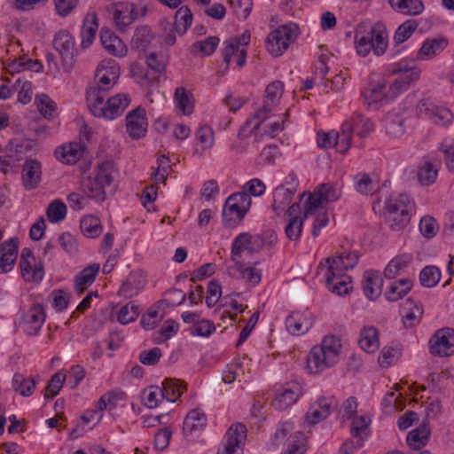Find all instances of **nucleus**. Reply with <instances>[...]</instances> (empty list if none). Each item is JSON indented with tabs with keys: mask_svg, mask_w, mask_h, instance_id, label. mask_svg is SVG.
<instances>
[{
	"mask_svg": "<svg viewBox=\"0 0 454 454\" xmlns=\"http://www.w3.org/2000/svg\"><path fill=\"white\" fill-rule=\"evenodd\" d=\"M267 119V114H261L259 115V110L254 114L253 118L247 119L244 125L239 129L238 137L240 139L247 137L251 133L255 130L261 129L262 123Z\"/></svg>",
	"mask_w": 454,
	"mask_h": 454,
	"instance_id": "obj_49",
	"label": "nucleus"
},
{
	"mask_svg": "<svg viewBox=\"0 0 454 454\" xmlns=\"http://www.w3.org/2000/svg\"><path fill=\"white\" fill-rule=\"evenodd\" d=\"M314 192L318 195L323 203L336 201L341 195L340 189L329 183L319 184L314 190Z\"/></svg>",
	"mask_w": 454,
	"mask_h": 454,
	"instance_id": "obj_50",
	"label": "nucleus"
},
{
	"mask_svg": "<svg viewBox=\"0 0 454 454\" xmlns=\"http://www.w3.org/2000/svg\"><path fill=\"white\" fill-rule=\"evenodd\" d=\"M429 352L434 356H449L454 354V329L437 330L429 340Z\"/></svg>",
	"mask_w": 454,
	"mask_h": 454,
	"instance_id": "obj_8",
	"label": "nucleus"
},
{
	"mask_svg": "<svg viewBox=\"0 0 454 454\" xmlns=\"http://www.w3.org/2000/svg\"><path fill=\"white\" fill-rule=\"evenodd\" d=\"M371 419L364 415L356 416L353 418L350 428V434L354 438H359L364 442L369 436Z\"/></svg>",
	"mask_w": 454,
	"mask_h": 454,
	"instance_id": "obj_46",
	"label": "nucleus"
},
{
	"mask_svg": "<svg viewBox=\"0 0 454 454\" xmlns=\"http://www.w3.org/2000/svg\"><path fill=\"white\" fill-rule=\"evenodd\" d=\"M234 262L243 279L252 286L259 284L262 279V273L259 270L254 266H249L240 262L239 259Z\"/></svg>",
	"mask_w": 454,
	"mask_h": 454,
	"instance_id": "obj_53",
	"label": "nucleus"
},
{
	"mask_svg": "<svg viewBox=\"0 0 454 454\" xmlns=\"http://www.w3.org/2000/svg\"><path fill=\"white\" fill-rule=\"evenodd\" d=\"M359 345L362 349L368 353L378 350L380 341L377 329L372 326L364 328L360 334Z\"/></svg>",
	"mask_w": 454,
	"mask_h": 454,
	"instance_id": "obj_37",
	"label": "nucleus"
},
{
	"mask_svg": "<svg viewBox=\"0 0 454 454\" xmlns=\"http://www.w3.org/2000/svg\"><path fill=\"white\" fill-rule=\"evenodd\" d=\"M392 74H400V79L405 82L406 85L411 87V84H413L415 82H417L419 79L421 71L419 67L413 66V67H407L406 65L398 64L396 66H394L393 68L390 70Z\"/></svg>",
	"mask_w": 454,
	"mask_h": 454,
	"instance_id": "obj_40",
	"label": "nucleus"
},
{
	"mask_svg": "<svg viewBox=\"0 0 454 454\" xmlns=\"http://www.w3.org/2000/svg\"><path fill=\"white\" fill-rule=\"evenodd\" d=\"M303 219L299 216H292L285 228V233L290 240H297L301 233Z\"/></svg>",
	"mask_w": 454,
	"mask_h": 454,
	"instance_id": "obj_64",
	"label": "nucleus"
},
{
	"mask_svg": "<svg viewBox=\"0 0 454 454\" xmlns=\"http://www.w3.org/2000/svg\"><path fill=\"white\" fill-rule=\"evenodd\" d=\"M448 45V40L444 37L427 39L418 51L420 59H430L440 54Z\"/></svg>",
	"mask_w": 454,
	"mask_h": 454,
	"instance_id": "obj_27",
	"label": "nucleus"
},
{
	"mask_svg": "<svg viewBox=\"0 0 454 454\" xmlns=\"http://www.w3.org/2000/svg\"><path fill=\"white\" fill-rule=\"evenodd\" d=\"M441 278V272L435 266L425 267L419 274V281L423 286L432 287L435 286Z\"/></svg>",
	"mask_w": 454,
	"mask_h": 454,
	"instance_id": "obj_59",
	"label": "nucleus"
},
{
	"mask_svg": "<svg viewBox=\"0 0 454 454\" xmlns=\"http://www.w3.org/2000/svg\"><path fill=\"white\" fill-rule=\"evenodd\" d=\"M440 163L426 162L418 172V178L421 184L429 185L434 183L437 177L438 166Z\"/></svg>",
	"mask_w": 454,
	"mask_h": 454,
	"instance_id": "obj_55",
	"label": "nucleus"
},
{
	"mask_svg": "<svg viewBox=\"0 0 454 454\" xmlns=\"http://www.w3.org/2000/svg\"><path fill=\"white\" fill-rule=\"evenodd\" d=\"M294 195L285 185H279L274 190L272 208L277 215H280L286 208Z\"/></svg>",
	"mask_w": 454,
	"mask_h": 454,
	"instance_id": "obj_38",
	"label": "nucleus"
},
{
	"mask_svg": "<svg viewBox=\"0 0 454 454\" xmlns=\"http://www.w3.org/2000/svg\"><path fill=\"white\" fill-rule=\"evenodd\" d=\"M98 24L96 13H89L83 20L81 31L82 46L86 49L90 47L96 36Z\"/></svg>",
	"mask_w": 454,
	"mask_h": 454,
	"instance_id": "obj_33",
	"label": "nucleus"
},
{
	"mask_svg": "<svg viewBox=\"0 0 454 454\" xmlns=\"http://www.w3.org/2000/svg\"><path fill=\"white\" fill-rule=\"evenodd\" d=\"M411 256L409 254H403L391 260L387 265L384 275L387 278H395L401 273L411 262Z\"/></svg>",
	"mask_w": 454,
	"mask_h": 454,
	"instance_id": "obj_45",
	"label": "nucleus"
},
{
	"mask_svg": "<svg viewBox=\"0 0 454 454\" xmlns=\"http://www.w3.org/2000/svg\"><path fill=\"white\" fill-rule=\"evenodd\" d=\"M360 121L363 122V129L358 130V136L364 137L373 129V124L371 120L364 118L360 113H355L348 120H347L341 126V132H333V147L340 153H345L351 145V137L354 132V125L357 124L355 121Z\"/></svg>",
	"mask_w": 454,
	"mask_h": 454,
	"instance_id": "obj_4",
	"label": "nucleus"
},
{
	"mask_svg": "<svg viewBox=\"0 0 454 454\" xmlns=\"http://www.w3.org/2000/svg\"><path fill=\"white\" fill-rule=\"evenodd\" d=\"M98 99L97 101H87L90 113L95 117L114 120L120 116L130 103V98L128 94L119 93L112 98Z\"/></svg>",
	"mask_w": 454,
	"mask_h": 454,
	"instance_id": "obj_5",
	"label": "nucleus"
},
{
	"mask_svg": "<svg viewBox=\"0 0 454 454\" xmlns=\"http://www.w3.org/2000/svg\"><path fill=\"white\" fill-rule=\"evenodd\" d=\"M126 132L132 139H140L144 137L147 132L148 121L146 118V111L141 106L131 110L125 118Z\"/></svg>",
	"mask_w": 454,
	"mask_h": 454,
	"instance_id": "obj_10",
	"label": "nucleus"
},
{
	"mask_svg": "<svg viewBox=\"0 0 454 454\" xmlns=\"http://www.w3.org/2000/svg\"><path fill=\"white\" fill-rule=\"evenodd\" d=\"M247 439V427L242 423L231 425L225 434V443L217 454H242V446Z\"/></svg>",
	"mask_w": 454,
	"mask_h": 454,
	"instance_id": "obj_11",
	"label": "nucleus"
},
{
	"mask_svg": "<svg viewBox=\"0 0 454 454\" xmlns=\"http://www.w3.org/2000/svg\"><path fill=\"white\" fill-rule=\"evenodd\" d=\"M192 20V13L187 6L180 7L175 14V22L172 26L175 27L176 32L180 35L184 34L190 27Z\"/></svg>",
	"mask_w": 454,
	"mask_h": 454,
	"instance_id": "obj_47",
	"label": "nucleus"
},
{
	"mask_svg": "<svg viewBox=\"0 0 454 454\" xmlns=\"http://www.w3.org/2000/svg\"><path fill=\"white\" fill-rule=\"evenodd\" d=\"M53 46L59 53L64 65L71 67L74 52V42L72 35L66 30L58 32L53 39Z\"/></svg>",
	"mask_w": 454,
	"mask_h": 454,
	"instance_id": "obj_14",
	"label": "nucleus"
},
{
	"mask_svg": "<svg viewBox=\"0 0 454 454\" xmlns=\"http://www.w3.org/2000/svg\"><path fill=\"white\" fill-rule=\"evenodd\" d=\"M207 421V415L200 409L192 410L184 419V434L187 436L196 430L202 429L206 427Z\"/></svg>",
	"mask_w": 454,
	"mask_h": 454,
	"instance_id": "obj_29",
	"label": "nucleus"
},
{
	"mask_svg": "<svg viewBox=\"0 0 454 454\" xmlns=\"http://www.w3.org/2000/svg\"><path fill=\"white\" fill-rule=\"evenodd\" d=\"M386 82L380 81L376 84H370L362 91V97L365 104L372 106L380 102L387 95L385 94Z\"/></svg>",
	"mask_w": 454,
	"mask_h": 454,
	"instance_id": "obj_39",
	"label": "nucleus"
},
{
	"mask_svg": "<svg viewBox=\"0 0 454 454\" xmlns=\"http://www.w3.org/2000/svg\"><path fill=\"white\" fill-rule=\"evenodd\" d=\"M142 399L147 408L153 409L164 397L160 387L152 386L144 390Z\"/></svg>",
	"mask_w": 454,
	"mask_h": 454,
	"instance_id": "obj_58",
	"label": "nucleus"
},
{
	"mask_svg": "<svg viewBox=\"0 0 454 454\" xmlns=\"http://www.w3.org/2000/svg\"><path fill=\"white\" fill-rule=\"evenodd\" d=\"M358 254L355 252H344L336 257H328L325 259V264L320 262L318 268L325 266L331 270L344 273L345 270L354 268L358 262Z\"/></svg>",
	"mask_w": 454,
	"mask_h": 454,
	"instance_id": "obj_15",
	"label": "nucleus"
},
{
	"mask_svg": "<svg viewBox=\"0 0 454 454\" xmlns=\"http://www.w3.org/2000/svg\"><path fill=\"white\" fill-rule=\"evenodd\" d=\"M139 313V307L134 301H129L116 311V317L121 324L126 325L135 321Z\"/></svg>",
	"mask_w": 454,
	"mask_h": 454,
	"instance_id": "obj_54",
	"label": "nucleus"
},
{
	"mask_svg": "<svg viewBox=\"0 0 454 454\" xmlns=\"http://www.w3.org/2000/svg\"><path fill=\"white\" fill-rule=\"evenodd\" d=\"M111 11L115 25L121 31L133 23L137 16L133 4L129 3H115L111 5Z\"/></svg>",
	"mask_w": 454,
	"mask_h": 454,
	"instance_id": "obj_18",
	"label": "nucleus"
},
{
	"mask_svg": "<svg viewBox=\"0 0 454 454\" xmlns=\"http://www.w3.org/2000/svg\"><path fill=\"white\" fill-rule=\"evenodd\" d=\"M100 41L104 48L114 56L123 57L128 51L123 42L107 28L101 29Z\"/></svg>",
	"mask_w": 454,
	"mask_h": 454,
	"instance_id": "obj_22",
	"label": "nucleus"
},
{
	"mask_svg": "<svg viewBox=\"0 0 454 454\" xmlns=\"http://www.w3.org/2000/svg\"><path fill=\"white\" fill-rule=\"evenodd\" d=\"M412 287L410 278H402L392 283L387 289L385 296L389 301H396L403 298Z\"/></svg>",
	"mask_w": 454,
	"mask_h": 454,
	"instance_id": "obj_36",
	"label": "nucleus"
},
{
	"mask_svg": "<svg viewBox=\"0 0 454 454\" xmlns=\"http://www.w3.org/2000/svg\"><path fill=\"white\" fill-rule=\"evenodd\" d=\"M438 151L443 154L445 164L450 171H454V140L444 139Z\"/></svg>",
	"mask_w": 454,
	"mask_h": 454,
	"instance_id": "obj_63",
	"label": "nucleus"
},
{
	"mask_svg": "<svg viewBox=\"0 0 454 454\" xmlns=\"http://www.w3.org/2000/svg\"><path fill=\"white\" fill-rule=\"evenodd\" d=\"M261 240L259 234L242 232L235 238L231 246V260L237 262L245 251L254 253L260 251Z\"/></svg>",
	"mask_w": 454,
	"mask_h": 454,
	"instance_id": "obj_12",
	"label": "nucleus"
},
{
	"mask_svg": "<svg viewBox=\"0 0 454 454\" xmlns=\"http://www.w3.org/2000/svg\"><path fill=\"white\" fill-rule=\"evenodd\" d=\"M115 173V165L114 160H106L98 164L94 177L104 185V187L111 185L114 181Z\"/></svg>",
	"mask_w": 454,
	"mask_h": 454,
	"instance_id": "obj_42",
	"label": "nucleus"
},
{
	"mask_svg": "<svg viewBox=\"0 0 454 454\" xmlns=\"http://www.w3.org/2000/svg\"><path fill=\"white\" fill-rule=\"evenodd\" d=\"M386 222L394 231L403 230L410 222V213L385 212Z\"/></svg>",
	"mask_w": 454,
	"mask_h": 454,
	"instance_id": "obj_51",
	"label": "nucleus"
},
{
	"mask_svg": "<svg viewBox=\"0 0 454 454\" xmlns=\"http://www.w3.org/2000/svg\"><path fill=\"white\" fill-rule=\"evenodd\" d=\"M220 42L217 36H209L205 40L196 42L192 45V52L201 53L203 56H209L215 52Z\"/></svg>",
	"mask_w": 454,
	"mask_h": 454,
	"instance_id": "obj_56",
	"label": "nucleus"
},
{
	"mask_svg": "<svg viewBox=\"0 0 454 454\" xmlns=\"http://www.w3.org/2000/svg\"><path fill=\"white\" fill-rule=\"evenodd\" d=\"M66 380V373L62 372H56L51 379L45 388L44 398L51 399L56 396L61 389Z\"/></svg>",
	"mask_w": 454,
	"mask_h": 454,
	"instance_id": "obj_62",
	"label": "nucleus"
},
{
	"mask_svg": "<svg viewBox=\"0 0 454 454\" xmlns=\"http://www.w3.org/2000/svg\"><path fill=\"white\" fill-rule=\"evenodd\" d=\"M224 48L222 51L223 61L226 64L225 70L229 68L230 62L232 56L237 57V65L242 67L246 63L247 59V49L239 47V43L236 39H229L223 43Z\"/></svg>",
	"mask_w": 454,
	"mask_h": 454,
	"instance_id": "obj_24",
	"label": "nucleus"
},
{
	"mask_svg": "<svg viewBox=\"0 0 454 454\" xmlns=\"http://www.w3.org/2000/svg\"><path fill=\"white\" fill-rule=\"evenodd\" d=\"M82 232L88 238L98 237L102 232V225L99 218L94 215L82 217L80 223Z\"/></svg>",
	"mask_w": 454,
	"mask_h": 454,
	"instance_id": "obj_48",
	"label": "nucleus"
},
{
	"mask_svg": "<svg viewBox=\"0 0 454 454\" xmlns=\"http://www.w3.org/2000/svg\"><path fill=\"white\" fill-rule=\"evenodd\" d=\"M403 322L406 328L417 325L423 315V309L420 303H415L412 300L407 299L402 306Z\"/></svg>",
	"mask_w": 454,
	"mask_h": 454,
	"instance_id": "obj_28",
	"label": "nucleus"
},
{
	"mask_svg": "<svg viewBox=\"0 0 454 454\" xmlns=\"http://www.w3.org/2000/svg\"><path fill=\"white\" fill-rule=\"evenodd\" d=\"M417 114L436 125L445 126L452 122L453 114L450 109L437 105L434 98L424 96L417 105Z\"/></svg>",
	"mask_w": 454,
	"mask_h": 454,
	"instance_id": "obj_6",
	"label": "nucleus"
},
{
	"mask_svg": "<svg viewBox=\"0 0 454 454\" xmlns=\"http://www.w3.org/2000/svg\"><path fill=\"white\" fill-rule=\"evenodd\" d=\"M386 212L410 213L411 205L409 196L400 194L395 198H390L386 202Z\"/></svg>",
	"mask_w": 454,
	"mask_h": 454,
	"instance_id": "obj_52",
	"label": "nucleus"
},
{
	"mask_svg": "<svg viewBox=\"0 0 454 454\" xmlns=\"http://www.w3.org/2000/svg\"><path fill=\"white\" fill-rule=\"evenodd\" d=\"M286 326L291 334L299 336L311 328L312 322L306 315L294 312L286 317Z\"/></svg>",
	"mask_w": 454,
	"mask_h": 454,
	"instance_id": "obj_26",
	"label": "nucleus"
},
{
	"mask_svg": "<svg viewBox=\"0 0 454 454\" xmlns=\"http://www.w3.org/2000/svg\"><path fill=\"white\" fill-rule=\"evenodd\" d=\"M429 433V428L426 424L411 430L407 435L408 445L413 450H420L427 444Z\"/></svg>",
	"mask_w": 454,
	"mask_h": 454,
	"instance_id": "obj_41",
	"label": "nucleus"
},
{
	"mask_svg": "<svg viewBox=\"0 0 454 454\" xmlns=\"http://www.w3.org/2000/svg\"><path fill=\"white\" fill-rule=\"evenodd\" d=\"M418 25L417 22L414 20H409L405 22H403L402 25L398 27L396 29L395 35H394V41L395 43H402L407 39H409L411 35L416 30Z\"/></svg>",
	"mask_w": 454,
	"mask_h": 454,
	"instance_id": "obj_61",
	"label": "nucleus"
},
{
	"mask_svg": "<svg viewBox=\"0 0 454 454\" xmlns=\"http://www.w3.org/2000/svg\"><path fill=\"white\" fill-rule=\"evenodd\" d=\"M247 211L248 210L242 211L241 207L238 206L237 202H234L229 196L223 209V222L224 226L228 228L236 227L244 218Z\"/></svg>",
	"mask_w": 454,
	"mask_h": 454,
	"instance_id": "obj_23",
	"label": "nucleus"
},
{
	"mask_svg": "<svg viewBox=\"0 0 454 454\" xmlns=\"http://www.w3.org/2000/svg\"><path fill=\"white\" fill-rule=\"evenodd\" d=\"M146 278L142 272L132 271L123 281L118 294L125 299L131 298L139 294L145 286Z\"/></svg>",
	"mask_w": 454,
	"mask_h": 454,
	"instance_id": "obj_20",
	"label": "nucleus"
},
{
	"mask_svg": "<svg viewBox=\"0 0 454 454\" xmlns=\"http://www.w3.org/2000/svg\"><path fill=\"white\" fill-rule=\"evenodd\" d=\"M99 264L94 263L84 268L74 278V288L78 294L83 293L96 279L99 271Z\"/></svg>",
	"mask_w": 454,
	"mask_h": 454,
	"instance_id": "obj_31",
	"label": "nucleus"
},
{
	"mask_svg": "<svg viewBox=\"0 0 454 454\" xmlns=\"http://www.w3.org/2000/svg\"><path fill=\"white\" fill-rule=\"evenodd\" d=\"M82 192L90 199L102 202L106 200V187L94 176L84 178L81 184Z\"/></svg>",
	"mask_w": 454,
	"mask_h": 454,
	"instance_id": "obj_34",
	"label": "nucleus"
},
{
	"mask_svg": "<svg viewBox=\"0 0 454 454\" xmlns=\"http://www.w3.org/2000/svg\"><path fill=\"white\" fill-rule=\"evenodd\" d=\"M176 107L183 112L184 115H190L193 112L192 96L184 88L176 89L174 95Z\"/></svg>",
	"mask_w": 454,
	"mask_h": 454,
	"instance_id": "obj_44",
	"label": "nucleus"
},
{
	"mask_svg": "<svg viewBox=\"0 0 454 454\" xmlns=\"http://www.w3.org/2000/svg\"><path fill=\"white\" fill-rule=\"evenodd\" d=\"M341 348L340 340L326 336L320 345L314 346L307 358V368L310 373H318L334 365Z\"/></svg>",
	"mask_w": 454,
	"mask_h": 454,
	"instance_id": "obj_1",
	"label": "nucleus"
},
{
	"mask_svg": "<svg viewBox=\"0 0 454 454\" xmlns=\"http://www.w3.org/2000/svg\"><path fill=\"white\" fill-rule=\"evenodd\" d=\"M325 283L328 290L337 295L347 294L352 288L349 276L329 269L326 270Z\"/></svg>",
	"mask_w": 454,
	"mask_h": 454,
	"instance_id": "obj_17",
	"label": "nucleus"
},
{
	"mask_svg": "<svg viewBox=\"0 0 454 454\" xmlns=\"http://www.w3.org/2000/svg\"><path fill=\"white\" fill-rule=\"evenodd\" d=\"M119 67L112 59L102 61L95 74L96 84L86 90L87 101L106 99L109 90L114 87L119 78Z\"/></svg>",
	"mask_w": 454,
	"mask_h": 454,
	"instance_id": "obj_2",
	"label": "nucleus"
},
{
	"mask_svg": "<svg viewBox=\"0 0 454 454\" xmlns=\"http://www.w3.org/2000/svg\"><path fill=\"white\" fill-rule=\"evenodd\" d=\"M20 268L22 278L28 282H40L43 276L44 270L43 264L36 263L35 260H20Z\"/></svg>",
	"mask_w": 454,
	"mask_h": 454,
	"instance_id": "obj_30",
	"label": "nucleus"
},
{
	"mask_svg": "<svg viewBox=\"0 0 454 454\" xmlns=\"http://www.w3.org/2000/svg\"><path fill=\"white\" fill-rule=\"evenodd\" d=\"M18 255V240L11 239L0 246V274L13 269Z\"/></svg>",
	"mask_w": 454,
	"mask_h": 454,
	"instance_id": "obj_21",
	"label": "nucleus"
},
{
	"mask_svg": "<svg viewBox=\"0 0 454 454\" xmlns=\"http://www.w3.org/2000/svg\"><path fill=\"white\" fill-rule=\"evenodd\" d=\"M35 386L36 380L34 377H27L20 372H16L12 380L13 390L24 397L32 395Z\"/></svg>",
	"mask_w": 454,
	"mask_h": 454,
	"instance_id": "obj_32",
	"label": "nucleus"
},
{
	"mask_svg": "<svg viewBox=\"0 0 454 454\" xmlns=\"http://www.w3.org/2000/svg\"><path fill=\"white\" fill-rule=\"evenodd\" d=\"M185 386L178 380L166 379L161 388L163 397L168 401L174 403L183 394Z\"/></svg>",
	"mask_w": 454,
	"mask_h": 454,
	"instance_id": "obj_43",
	"label": "nucleus"
},
{
	"mask_svg": "<svg viewBox=\"0 0 454 454\" xmlns=\"http://www.w3.org/2000/svg\"><path fill=\"white\" fill-rule=\"evenodd\" d=\"M45 321L44 309L41 304H35L24 314L22 326L27 335H36Z\"/></svg>",
	"mask_w": 454,
	"mask_h": 454,
	"instance_id": "obj_13",
	"label": "nucleus"
},
{
	"mask_svg": "<svg viewBox=\"0 0 454 454\" xmlns=\"http://www.w3.org/2000/svg\"><path fill=\"white\" fill-rule=\"evenodd\" d=\"M301 392V387L296 382L286 384L281 390H278L272 405L278 410H286L296 402Z\"/></svg>",
	"mask_w": 454,
	"mask_h": 454,
	"instance_id": "obj_16",
	"label": "nucleus"
},
{
	"mask_svg": "<svg viewBox=\"0 0 454 454\" xmlns=\"http://www.w3.org/2000/svg\"><path fill=\"white\" fill-rule=\"evenodd\" d=\"M299 33L298 27L290 23L280 26L272 31L267 37V50L275 56H280L289 47V44L295 40Z\"/></svg>",
	"mask_w": 454,
	"mask_h": 454,
	"instance_id": "obj_7",
	"label": "nucleus"
},
{
	"mask_svg": "<svg viewBox=\"0 0 454 454\" xmlns=\"http://www.w3.org/2000/svg\"><path fill=\"white\" fill-rule=\"evenodd\" d=\"M355 43L356 52L361 57H366L371 51L377 56L383 55L387 48V33L385 26L377 22L365 35L356 31Z\"/></svg>",
	"mask_w": 454,
	"mask_h": 454,
	"instance_id": "obj_3",
	"label": "nucleus"
},
{
	"mask_svg": "<svg viewBox=\"0 0 454 454\" xmlns=\"http://www.w3.org/2000/svg\"><path fill=\"white\" fill-rule=\"evenodd\" d=\"M382 278L377 271H366L362 282L363 291L365 296L373 301L381 294Z\"/></svg>",
	"mask_w": 454,
	"mask_h": 454,
	"instance_id": "obj_25",
	"label": "nucleus"
},
{
	"mask_svg": "<svg viewBox=\"0 0 454 454\" xmlns=\"http://www.w3.org/2000/svg\"><path fill=\"white\" fill-rule=\"evenodd\" d=\"M151 30L147 27H143L135 32L132 40L131 46L138 50L145 51L152 40Z\"/></svg>",
	"mask_w": 454,
	"mask_h": 454,
	"instance_id": "obj_60",
	"label": "nucleus"
},
{
	"mask_svg": "<svg viewBox=\"0 0 454 454\" xmlns=\"http://www.w3.org/2000/svg\"><path fill=\"white\" fill-rule=\"evenodd\" d=\"M337 406L338 402L333 396H321L309 406L305 419L309 424H317L325 419Z\"/></svg>",
	"mask_w": 454,
	"mask_h": 454,
	"instance_id": "obj_9",
	"label": "nucleus"
},
{
	"mask_svg": "<svg viewBox=\"0 0 454 454\" xmlns=\"http://www.w3.org/2000/svg\"><path fill=\"white\" fill-rule=\"evenodd\" d=\"M42 164L35 159L25 160L22 168V182L26 190L35 189L41 182Z\"/></svg>",
	"mask_w": 454,
	"mask_h": 454,
	"instance_id": "obj_19",
	"label": "nucleus"
},
{
	"mask_svg": "<svg viewBox=\"0 0 454 454\" xmlns=\"http://www.w3.org/2000/svg\"><path fill=\"white\" fill-rule=\"evenodd\" d=\"M393 9L405 15H419L424 11L421 0H388Z\"/></svg>",
	"mask_w": 454,
	"mask_h": 454,
	"instance_id": "obj_35",
	"label": "nucleus"
},
{
	"mask_svg": "<svg viewBox=\"0 0 454 454\" xmlns=\"http://www.w3.org/2000/svg\"><path fill=\"white\" fill-rule=\"evenodd\" d=\"M46 215L51 223H59L66 217L67 206L61 200H55L49 204Z\"/></svg>",
	"mask_w": 454,
	"mask_h": 454,
	"instance_id": "obj_57",
	"label": "nucleus"
}]
</instances>
